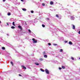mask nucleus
<instances>
[{
  "mask_svg": "<svg viewBox=\"0 0 80 80\" xmlns=\"http://www.w3.org/2000/svg\"><path fill=\"white\" fill-rule=\"evenodd\" d=\"M8 16H10V15H11V14L10 13V12H8Z\"/></svg>",
  "mask_w": 80,
  "mask_h": 80,
  "instance_id": "17",
  "label": "nucleus"
},
{
  "mask_svg": "<svg viewBox=\"0 0 80 80\" xmlns=\"http://www.w3.org/2000/svg\"><path fill=\"white\" fill-rule=\"evenodd\" d=\"M50 20V19L49 18H47L46 19V20H47V21H48V20Z\"/></svg>",
  "mask_w": 80,
  "mask_h": 80,
  "instance_id": "21",
  "label": "nucleus"
},
{
  "mask_svg": "<svg viewBox=\"0 0 80 80\" xmlns=\"http://www.w3.org/2000/svg\"><path fill=\"white\" fill-rule=\"evenodd\" d=\"M20 46V47H21V46Z\"/></svg>",
  "mask_w": 80,
  "mask_h": 80,
  "instance_id": "44",
  "label": "nucleus"
},
{
  "mask_svg": "<svg viewBox=\"0 0 80 80\" xmlns=\"http://www.w3.org/2000/svg\"><path fill=\"white\" fill-rule=\"evenodd\" d=\"M10 63H11V64H12V66H13V62H11Z\"/></svg>",
  "mask_w": 80,
  "mask_h": 80,
  "instance_id": "24",
  "label": "nucleus"
},
{
  "mask_svg": "<svg viewBox=\"0 0 80 80\" xmlns=\"http://www.w3.org/2000/svg\"><path fill=\"white\" fill-rule=\"evenodd\" d=\"M59 70H61L62 69V68H59Z\"/></svg>",
  "mask_w": 80,
  "mask_h": 80,
  "instance_id": "33",
  "label": "nucleus"
},
{
  "mask_svg": "<svg viewBox=\"0 0 80 80\" xmlns=\"http://www.w3.org/2000/svg\"><path fill=\"white\" fill-rule=\"evenodd\" d=\"M12 25L14 26H15V22H12Z\"/></svg>",
  "mask_w": 80,
  "mask_h": 80,
  "instance_id": "19",
  "label": "nucleus"
},
{
  "mask_svg": "<svg viewBox=\"0 0 80 80\" xmlns=\"http://www.w3.org/2000/svg\"><path fill=\"white\" fill-rule=\"evenodd\" d=\"M25 24H26V25H27V24H26V22H25Z\"/></svg>",
  "mask_w": 80,
  "mask_h": 80,
  "instance_id": "39",
  "label": "nucleus"
},
{
  "mask_svg": "<svg viewBox=\"0 0 80 80\" xmlns=\"http://www.w3.org/2000/svg\"><path fill=\"white\" fill-rule=\"evenodd\" d=\"M0 15H1V14H0Z\"/></svg>",
  "mask_w": 80,
  "mask_h": 80,
  "instance_id": "43",
  "label": "nucleus"
},
{
  "mask_svg": "<svg viewBox=\"0 0 80 80\" xmlns=\"http://www.w3.org/2000/svg\"><path fill=\"white\" fill-rule=\"evenodd\" d=\"M0 54H1V53L0 52Z\"/></svg>",
  "mask_w": 80,
  "mask_h": 80,
  "instance_id": "42",
  "label": "nucleus"
},
{
  "mask_svg": "<svg viewBox=\"0 0 80 80\" xmlns=\"http://www.w3.org/2000/svg\"><path fill=\"white\" fill-rule=\"evenodd\" d=\"M2 50H5V48L4 47H2Z\"/></svg>",
  "mask_w": 80,
  "mask_h": 80,
  "instance_id": "22",
  "label": "nucleus"
},
{
  "mask_svg": "<svg viewBox=\"0 0 80 80\" xmlns=\"http://www.w3.org/2000/svg\"><path fill=\"white\" fill-rule=\"evenodd\" d=\"M60 52H63V49H61L60 50Z\"/></svg>",
  "mask_w": 80,
  "mask_h": 80,
  "instance_id": "23",
  "label": "nucleus"
},
{
  "mask_svg": "<svg viewBox=\"0 0 80 80\" xmlns=\"http://www.w3.org/2000/svg\"><path fill=\"white\" fill-rule=\"evenodd\" d=\"M78 33H79V34H80V31H79L78 32Z\"/></svg>",
  "mask_w": 80,
  "mask_h": 80,
  "instance_id": "36",
  "label": "nucleus"
},
{
  "mask_svg": "<svg viewBox=\"0 0 80 80\" xmlns=\"http://www.w3.org/2000/svg\"><path fill=\"white\" fill-rule=\"evenodd\" d=\"M68 17L69 18H70L71 20H75V18L73 16H70L68 15Z\"/></svg>",
  "mask_w": 80,
  "mask_h": 80,
  "instance_id": "1",
  "label": "nucleus"
},
{
  "mask_svg": "<svg viewBox=\"0 0 80 80\" xmlns=\"http://www.w3.org/2000/svg\"><path fill=\"white\" fill-rule=\"evenodd\" d=\"M35 64L36 65H39V63H37V62H35Z\"/></svg>",
  "mask_w": 80,
  "mask_h": 80,
  "instance_id": "11",
  "label": "nucleus"
},
{
  "mask_svg": "<svg viewBox=\"0 0 80 80\" xmlns=\"http://www.w3.org/2000/svg\"><path fill=\"white\" fill-rule=\"evenodd\" d=\"M48 45L50 46V45H51V44L50 43H48Z\"/></svg>",
  "mask_w": 80,
  "mask_h": 80,
  "instance_id": "29",
  "label": "nucleus"
},
{
  "mask_svg": "<svg viewBox=\"0 0 80 80\" xmlns=\"http://www.w3.org/2000/svg\"><path fill=\"white\" fill-rule=\"evenodd\" d=\"M19 76H20V77H22V75H21V74H19Z\"/></svg>",
  "mask_w": 80,
  "mask_h": 80,
  "instance_id": "31",
  "label": "nucleus"
},
{
  "mask_svg": "<svg viewBox=\"0 0 80 80\" xmlns=\"http://www.w3.org/2000/svg\"><path fill=\"white\" fill-rule=\"evenodd\" d=\"M62 68H63V69H65V67L62 66Z\"/></svg>",
  "mask_w": 80,
  "mask_h": 80,
  "instance_id": "12",
  "label": "nucleus"
},
{
  "mask_svg": "<svg viewBox=\"0 0 80 80\" xmlns=\"http://www.w3.org/2000/svg\"><path fill=\"white\" fill-rule=\"evenodd\" d=\"M44 57H45V58H47V55H44Z\"/></svg>",
  "mask_w": 80,
  "mask_h": 80,
  "instance_id": "15",
  "label": "nucleus"
},
{
  "mask_svg": "<svg viewBox=\"0 0 80 80\" xmlns=\"http://www.w3.org/2000/svg\"><path fill=\"white\" fill-rule=\"evenodd\" d=\"M32 40L33 41V43H36L37 42V40H35V38H33L32 39Z\"/></svg>",
  "mask_w": 80,
  "mask_h": 80,
  "instance_id": "2",
  "label": "nucleus"
},
{
  "mask_svg": "<svg viewBox=\"0 0 80 80\" xmlns=\"http://www.w3.org/2000/svg\"><path fill=\"white\" fill-rule=\"evenodd\" d=\"M5 1H6V0H3V2H5Z\"/></svg>",
  "mask_w": 80,
  "mask_h": 80,
  "instance_id": "35",
  "label": "nucleus"
},
{
  "mask_svg": "<svg viewBox=\"0 0 80 80\" xmlns=\"http://www.w3.org/2000/svg\"><path fill=\"white\" fill-rule=\"evenodd\" d=\"M42 6H45V3H42Z\"/></svg>",
  "mask_w": 80,
  "mask_h": 80,
  "instance_id": "28",
  "label": "nucleus"
},
{
  "mask_svg": "<svg viewBox=\"0 0 80 80\" xmlns=\"http://www.w3.org/2000/svg\"><path fill=\"white\" fill-rule=\"evenodd\" d=\"M0 23H1V21H0Z\"/></svg>",
  "mask_w": 80,
  "mask_h": 80,
  "instance_id": "41",
  "label": "nucleus"
},
{
  "mask_svg": "<svg viewBox=\"0 0 80 80\" xmlns=\"http://www.w3.org/2000/svg\"><path fill=\"white\" fill-rule=\"evenodd\" d=\"M40 70H41V71H42V72H45V71L42 69H40Z\"/></svg>",
  "mask_w": 80,
  "mask_h": 80,
  "instance_id": "16",
  "label": "nucleus"
},
{
  "mask_svg": "<svg viewBox=\"0 0 80 80\" xmlns=\"http://www.w3.org/2000/svg\"><path fill=\"white\" fill-rule=\"evenodd\" d=\"M7 36H10V35H9V34H7Z\"/></svg>",
  "mask_w": 80,
  "mask_h": 80,
  "instance_id": "32",
  "label": "nucleus"
},
{
  "mask_svg": "<svg viewBox=\"0 0 80 80\" xmlns=\"http://www.w3.org/2000/svg\"><path fill=\"white\" fill-rule=\"evenodd\" d=\"M69 45H72V42L71 41H69Z\"/></svg>",
  "mask_w": 80,
  "mask_h": 80,
  "instance_id": "9",
  "label": "nucleus"
},
{
  "mask_svg": "<svg viewBox=\"0 0 80 80\" xmlns=\"http://www.w3.org/2000/svg\"><path fill=\"white\" fill-rule=\"evenodd\" d=\"M53 45H54L55 46V45H57V44H54Z\"/></svg>",
  "mask_w": 80,
  "mask_h": 80,
  "instance_id": "30",
  "label": "nucleus"
},
{
  "mask_svg": "<svg viewBox=\"0 0 80 80\" xmlns=\"http://www.w3.org/2000/svg\"><path fill=\"white\" fill-rule=\"evenodd\" d=\"M42 27H45V26L44 25V24L42 25Z\"/></svg>",
  "mask_w": 80,
  "mask_h": 80,
  "instance_id": "25",
  "label": "nucleus"
},
{
  "mask_svg": "<svg viewBox=\"0 0 80 80\" xmlns=\"http://www.w3.org/2000/svg\"><path fill=\"white\" fill-rule=\"evenodd\" d=\"M56 17L57 18H59V16H58V14H56Z\"/></svg>",
  "mask_w": 80,
  "mask_h": 80,
  "instance_id": "18",
  "label": "nucleus"
},
{
  "mask_svg": "<svg viewBox=\"0 0 80 80\" xmlns=\"http://www.w3.org/2000/svg\"><path fill=\"white\" fill-rule=\"evenodd\" d=\"M18 28H20L21 30H22V26L20 25H19L18 26Z\"/></svg>",
  "mask_w": 80,
  "mask_h": 80,
  "instance_id": "4",
  "label": "nucleus"
},
{
  "mask_svg": "<svg viewBox=\"0 0 80 80\" xmlns=\"http://www.w3.org/2000/svg\"><path fill=\"white\" fill-rule=\"evenodd\" d=\"M71 58L72 60H74V58H73V57H71Z\"/></svg>",
  "mask_w": 80,
  "mask_h": 80,
  "instance_id": "20",
  "label": "nucleus"
},
{
  "mask_svg": "<svg viewBox=\"0 0 80 80\" xmlns=\"http://www.w3.org/2000/svg\"><path fill=\"white\" fill-rule=\"evenodd\" d=\"M21 67H22L23 69H25V70H26V67L22 65V66H21Z\"/></svg>",
  "mask_w": 80,
  "mask_h": 80,
  "instance_id": "5",
  "label": "nucleus"
},
{
  "mask_svg": "<svg viewBox=\"0 0 80 80\" xmlns=\"http://www.w3.org/2000/svg\"><path fill=\"white\" fill-rule=\"evenodd\" d=\"M45 71L47 74H49V71H48V70L47 69H46Z\"/></svg>",
  "mask_w": 80,
  "mask_h": 80,
  "instance_id": "3",
  "label": "nucleus"
},
{
  "mask_svg": "<svg viewBox=\"0 0 80 80\" xmlns=\"http://www.w3.org/2000/svg\"><path fill=\"white\" fill-rule=\"evenodd\" d=\"M79 59H80V58H79Z\"/></svg>",
  "mask_w": 80,
  "mask_h": 80,
  "instance_id": "40",
  "label": "nucleus"
},
{
  "mask_svg": "<svg viewBox=\"0 0 80 80\" xmlns=\"http://www.w3.org/2000/svg\"><path fill=\"white\" fill-rule=\"evenodd\" d=\"M21 2H23V0H21Z\"/></svg>",
  "mask_w": 80,
  "mask_h": 80,
  "instance_id": "38",
  "label": "nucleus"
},
{
  "mask_svg": "<svg viewBox=\"0 0 80 80\" xmlns=\"http://www.w3.org/2000/svg\"><path fill=\"white\" fill-rule=\"evenodd\" d=\"M22 10H23V11H24V12H26V11H27V9L25 8H22Z\"/></svg>",
  "mask_w": 80,
  "mask_h": 80,
  "instance_id": "7",
  "label": "nucleus"
},
{
  "mask_svg": "<svg viewBox=\"0 0 80 80\" xmlns=\"http://www.w3.org/2000/svg\"><path fill=\"white\" fill-rule=\"evenodd\" d=\"M11 28L12 29H14V28H15L14 26H12V27H11Z\"/></svg>",
  "mask_w": 80,
  "mask_h": 80,
  "instance_id": "14",
  "label": "nucleus"
},
{
  "mask_svg": "<svg viewBox=\"0 0 80 80\" xmlns=\"http://www.w3.org/2000/svg\"><path fill=\"white\" fill-rule=\"evenodd\" d=\"M72 29H75V26L73 25H72Z\"/></svg>",
  "mask_w": 80,
  "mask_h": 80,
  "instance_id": "6",
  "label": "nucleus"
},
{
  "mask_svg": "<svg viewBox=\"0 0 80 80\" xmlns=\"http://www.w3.org/2000/svg\"><path fill=\"white\" fill-rule=\"evenodd\" d=\"M50 5H53V1H51L50 2Z\"/></svg>",
  "mask_w": 80,
  "mask_h": 80,
  "instance_id": "10",
  "label": "nucleus"
},
{
  "mask_svg": "<svg viewBox=\"0 0 80 80\" xmlns=\"http://www.w3.org/2000/svg\"><path fill=\"white\" fill-rule=\"evenodd\" d=\"M31 12L32 13H33V12H34L33 11H31Z\"/></svg>",
  "mask_w": 80,
  "mask_h": 80,
  "instance_id": "27",
  "label": "nucleus"
},
{
  "mask_svg": "<svg viewBox=\"0 0 80 80\" xmlns=\"http://www.w3.org/2000/svg\"><path fill=\"white\" fill-rule=\"evenodd\" d=\"M28 32H29V33H32V31L30 30V29L28 30Z\"/></svg>",
  "mask_w": 80,
  "mask_h": 80,
  "instance_id": "13",
  "label": "nucleus"
},
{
  "mask_svg": "<svg viewBox=\"0 0 80 80\" xmlns=\"http://www.w3.org/2000/svg\"><path fill=\"white\" fill-rule=\"evenodd\" d=\"M7 25H9L8 23H7Z\"/></svg>",
  "mask_w": 80,
  "mask_h": 80,
  "instance_id": "37",
  "label": "nucleus"
},
{
  "mask_svg": "<svg viewBox=\"0 0 80 80\" xmlns=\"http://www.w3.org/2000/svg\"><path fill=\"white\" fill-rule=\"evenodd\" d=\"M39 60H40L41 61H42V60H43V59L42 58H40L39 59Z\"/></svg>",
  "mask_w": 80,
  "mask_h": 80,
  "instance_id": "26",
  "label": "nucleus"
},
{
  "mask_svg": "<svg viewBox=\"0 0 80 80\" xmlns=\"http://www.w3.org/2000/svg\"><path fill=\"white\" fill-rule=\"evenodd\" d=\"M66 13H67V14H71V13H70V12L69 11H68Z\"/></svg>",
  "mask_w": 80,
  "mask_h": 80,
  "instance_id": "8",
  "label": "nucleus"
},
{
  "mask_svg": "<svg viewBox=\"0 0 80 80\" xmlns=\"http://www.w3.org/2000/svg\"><path fill=\"white\" fill-rule=\"evenodd\" d=\"M65 43H67L68 42L67 41H64Z\"/></svg>",
  "mask_w": 80,
  "mask_h": 80,
  "instance_id": "34",
  "label": "nucleus"
}]
</instances>
